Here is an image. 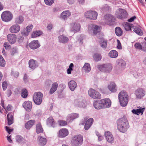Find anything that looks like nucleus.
Segmentation results:
<instances>
[{
    "label": "nucleus",
    "mask_w": 146,
    "mask_h": 146,
    "mask_svg": "<svg viewBox=\"0 0 146 146\" xmlns=\"http://www.w3.org/2000/svg\"><path fill=\"white\" fill-rule=\"evenodd\" d=\"M17 141L19 143H21L23 141L24 139L21 136L18 135L16 137Z\"/></svg>",
    "instance_id": "51"
},
{
    "label": "nucleus",
    "mask_w": 146,
    "mask_h": 146,
    "mask_svg": "<svg viewBox=\"0 0 146 146\" xmlns=\"http://www.w3.org/2000/svg\"><path fill=\"white\" fill-rule=\"evenodd\" d=\"M101 103V100L96 101L93 102V105L96 109H100L103 108Z\"/></svg>",
    "instance_id": "26"
},
{
    "label": "nucleus",
    "mask_w": 146,
    "mask_h": 146,
    "mask_svg": "<svg viewBox=\"0 0 146 146\" xmlns=\"http://www.w3.org/2000/svg\"><path fill=\"white\" fill-rule=\"evenodd\" d=\"M33 27V26L32 25H30L27 26L26 28V31L29 32L32 31V29Z\"/></svg>",
    "instance_id": "57"
},
{
    "label": "nucleus",
    "mask_w": 146,
    "mask_h": 146,
    "mask_svg": "<svg viewBox=\"0 0 146 146\" xmlns=\"http://www.w3.org/2000/svg\"><path fill=\"white\" fill-rule=\"evenodd\" d=\"M93 121L92 118H90L86 121L85 125L84 128L86 130H88L92 125Z\"/></svg>",
    "instance_id": "30"
},
{
    "label": "nucleus",
    "mask_w": 146,
    "mask_h": 146,
    "mask_svg": "<svg viewBox=\"0 0 146 146\" xmlns=\"http://www.w3.org/2000/svg\"><path fill=\"white\" fill-rule=\"evenodd\" d=\"M74 64L72 63H71L69 66V68L67 69V72L68 74H70L71 73V71L73 70V68L74 67Z\"/></svg>",
    "instance_id": "48"
},
{
    "label": "nucleus",
    "mask_w": 146,
    "mask_h": 146,
    "mask_svg": "<svg viewBox=\"0 0 146 146\" xmlns=\"http://www.w3.org/2000/svg\"><path fill=\"white\" fill-rule=\"evenodd\" d=\"M27 90L25 89H23L21 91V96L24 98H26L28 95Z\"/></svg>",
    "instance_id": "42"
},
{
    "label": "nucleus",
    "mask_w": 146,
    "mask_h": 146,
    "mask_svg": "<svg viewBox=\"0 0 146 146\" xmlns=\"http://www.w3.org/2000/svg\"><path fill=\"white\" fill-rule=\"evenodd\" d=\"M38 143L40 145L44 146L46 143V140L44 137L39 136L38 137Z\"/></svg>",
    "instance_id": "29"
},
{
    "label": "nucleus",
    "mask_w": 146,
    "mask_h": 146,
    "mask_svg": "<svg viewBox=\"0 0 146 146\" xmlns=\"http://www.w3.org/2000/svg\"><path fill=\"white\" fill-rule=\"evenodd\" d=\"M145 91L142 88H139L137 89L135 93L137 98L141 99L145 95Z\"/></svg>",
    "instance_id": "11"
},
{
    "label": "nucleus",
    "mask_w": 146,
    "mask_h": 146,
    "mask_svg": "<svg viewBox=\"0 0 146 146\" xmlns=\"http://www.w3.org/2000/svg\"><path fill=\"white\" fill-rule=\"evenodd\" d=\"M136 17L135 16H134L131 17L130 19H128V21L129 22H131L133 21L135 19H136Z\"/></svg>",
    "instance_id": "64"
},
{
    "label": "nucleus",
    "mask_w": 146,
    "mask_h": 146,
    "mask_svg": "<svg viewBox=\"0 0 146 146\" xmlns=\"http://www.w3.org/2000/svg\"><path fill=\"white\" fill-rule=\"evenodd\" d=\"M105 136L106 140L109 142L111 143L114 140V138L112 134L109 131L105 132Z\"/></svg>",
    "instance_id": "24"
},
{
    "label": "nucleus",
    "mask_w": 146,
    "mask_h": 146,
    "mask_svg": "<svg viewBox=\"0 0 146 146\" xmlns=\"http://www.w3.org/2000/svg\"><path fill=\"white\" fill-rule=\"evenodd\" d=\"M96 135L98 137V140L99 141H101L103 139V137L99 133H96Z\"/></svg>",
    "instance_id": "61"
},
{
    "label": "nucleus",
    "mask_w": 146,
    "mask_h": 146,
    "mask_svg": "<svg viewBox=\"0 0 146 146\" xmlns=\"http://www.w3.org/2000/svg\"><path fill=\"white\" fill-rule=\"evenodd\" d=\"M115 32L116 35L118 36H120L122 34V31L119 27H117L115 28Z\"/></svg>",
    "instance_id": "40"
},
{
    "label": "nucleus",
    "mask_w": 146,
    "mask_h": 146,
    "mask_svg": "<svg viewBox=\"0 0 146 146\" xmlns=\"http://www.w3.org/2000/svg\"><path fill=\"white\" fill-rule=\"evenodd\" d=\"M24 20V17L22 15H19L15 19V23L17 25L21 24Z\"/></svg>",
    "instance_id": "28"
},
{
    "label": "nucleus",
    "mask_w": 146,
    "mask_h": 146,
    "mask_svg": "<svg viewBox=\"0 0 146 146\" xmlns=\"http://www.w3.org/2000/svg\"><path fill=\"white\" fill-rule=\"evenodd\" d=\"M134 32L139 35H142L143 32L138 27H136L134 28Z\"/></svg>",
    "instance_id": "43"
},
{
    "label": "nucleus",
    "mask_w": 146,
    "mask_h": 146,
    "mask_svg": "<svg viewBox=\"0 0 146 146\" xmlns=\"http://www.w3.org/2000/svg\"><path fill=\"white\" fill-rule=\"evenodd\" d=\"M4 46L6 49H8L11 47V46L7 42H5L4 44Z\"/></svg>",
    "instance_id": "59"
},
{
    "label": "nucleus",
    "mask_w": 146,
    "mask_h": 146,
    "mask_svg": "<svg viewBox=\"0 0 146 146\" xmlns=\"http://www.w3.org/2000/svg\"><path fill=\"white\" fill-rule=\"evenodd\" d=\"M117 65L121 69L124 68L126 65V63L125 61L121 59H118L116 62Z\"/></svg>",
    "instance_id": "22"
},
{
    "label": "nucleus",
    "mask_w": 146,
    "mask_h": 146,
    "mask_svg": "<svg viewBox=\"0 0 146 146\" xmlns=\"http://www.w3.org/2000/svg\"><path fill=\"white\" fill-rule=\"evenodd\" d=\"M5 127L6 131L9 134H10L13 131V129H9L8 127L6 126Z\"/></svg>",
    "instance_id": "60"
},
{
    "label": "nucleus",
    "mask_w": 146,
    "mask_h": 146,
    "mask_svg": "<svg viewBox=\"0 0 146 146\" xmlns=\"http://www.w3.org/2000/svg\"><path fill=\"white\" fill-rule=\"evenodd\" d=\"M101 9L104 12H108L110 10V8L107 5H105Z\"/></svg>",
    "instance_id": "46"
},
{
    "label": "nucleus",
    "mask_w": 146,
    "mask_h": 146,
    "mask_svg": "<svg viewBox=\"0 0 146 146\" xmlns=\"http://www.w3.org/2000/svg\"><path fill=\"white\" fill-rule=\"evenodd\" d=\"M117 41L118 44L117 47V48L120 49H121L122 48V47H121V44L120 42V41L118 40H117Z\"/></svg>",
    "instance_id": "62"
},
{
    "label": "nucleus",
    "mask_w": 146,
    "mask_h": 146,
    "mask_svg": "<svg viewBox=\"0 0 146 146\" xmlns=\"http://www.w3.org/2000/svg\"><path fill=\"white\" fill-rule=\"evenodd\" d=\"M89 95L92 98L98 99L101 98V96L100 94L93 89H90L88 91Z\"/></svg>",
    "instance_id": "10"
},
{
    "label": "nucleus",
    "mask_w": 146,
    "mask_h": 146,
    "mask_svg": "<svg viewBox=\"0 0 146 146\" xmlns=\"http://www.w3.org/2000/svg\"><path fill=\"white\" fill-rule=\"evenodd\" d=\"M35 122L34 120H30L26 123L25 127L27 129H29L33 125Z\"/></svg>",
    "instance_id": "37"
},
{
    "label": "nucleus",
    "mask_w": 146,
    "mask_h": 146,
    "mask_svg": "<svg viewBox=\"0 0 146 146\" xmlns=\"http://www.w3.org/2000/svg\"><path fill=\"white\" fill-rule=\"evenodd\" d=\"M74 103L76 105L78 106L79 107H82L83 106V102H79L78 100L75 101Z\"/></svg>",
    "instance_id": "55"
},
{
    "label": "nucleus",
    "mask_w": 146,
    "mask_h": 146,
    "mask_svg": "<svg viewBox=\"0 0 146 146\" xmlns=\"http://www.w3.org/2000/svg\"><path fill=\"white\" fill-rule=\"evenodd\" d=\"M29 46L31 48L35 49L39 48L40 44L38 40H34L29 43Z\"/></svg>",
    "instance_id": "18"
},
{
    "label": "nucleus",
    "mask_w": 146,
    "mask_h": 146,
    "mask_svg": "<svg viewBox=\"0 0 146 146\" xmlns=\"http://www.w3.org/2000/svg\"><path fill=\"white\" fill-rule=\"evenodd\" d=\"M83 71L86 72H89L91 70V68L89 63H86L82 68Z\"/></svg>",
    "instance_id": "36"
},
{
    "label": "nucleus",
    "mask_w": 146,
    "mask_h": 146,
    "mask_svg": "<svg viewBox=\"0 0 146 146\" xmlns=\"http://www.w3.org/2000/svg\"><path fill=\"white\" fill-rule=\"evenodd\" d=\"M7 38L8 41L10 44H14L16 41L17 36L15 34H10L7 35Z\"/></svg>",
    "instance_id": "14"
},
{
    "label": "nucleus",
    "mask_w": 146,
    "mask_h": 146,
    "mask_svg": "<svg viewBox=\"0 0 146 146\" xmlns=\"http://www.w3.org/2000/svg\"><path fill=\"white\" fill-rule=\"evenodd\" d=\"M115 15L118 18H125L127 16V12L124 9H119L116 11Z\"/></svg>",
    "instance_id": "9"
},
{
    "label": "nucleus",
    "mask_w": 146,
    "mask_h": 146,
    "mask_svg": "<svg viewBox=\"0 0 146 146\" xmlns=\"http://www.w3.org/2000/svg\"><path fill=\"white\" fill-rule=\"evenodd\" d=\"M13 17V15L12 13L8 11H4L1 15L2 19L5 22L10 21L12 19Z\"/></svg>",
    "instance_id": "4"
},
{
    "label": "nucleus",
    "mask_w": 146,
    "mask_h": 146,
    "mask_svg": "<svg viewBox=\"0 0 146 146\" xmlns=\"http://www.w3.org/2000/svg\"><path fill=\"white\" fill-rule=\"evenodd\" d=\"M79 117V115L78 113H72L68 115L66 121L68 123H69L72 122L74 119L78 118Z\"/></svg>",
    "instance_id": "16"
},
{
    "label": "nucleus",
    "mask_w": 146,
    "mask_h": 146,
    "mask_svg": "<svg viewBox=\"0 0 146 146\" xmlns=\"http://www.w3.org/2000/svg\"><path fill=\"white\" fill-rule=\"evenodd\" d=\"M80 25L79 23H75L70 24V31L74 33L78 32L80 30Z\"/></svg>",
    "instance_id": "12"
},
{
    "label": "nucleus",
    "mask_w": 146,
    "mask_h": 146,
    "mask_svg": "<svg viewBox=\"0 0 146 146\" xmlns=\"http://www.w3.org/2000/svg\"><path fill=\"white\" fill-rule=\"evenodd\" d=\"M84 15L87 18L94 20L97 18L98 13L95 11H89L85 12Z\"/></svg>",
    "instance_id": "7"
},
{
    "label": "nucleus",
    "mask_w": 146,
    "mask_h": 146,
    "mask_svg": "<svg viewBox=\"0 0 146 146\" xmlns=\"http://www.w3.org/2000/svg\"><path fill=\"white\" fill-rule=\"evenodd\" d=\"M129 127L128 122L125 117H123L117 120V129L121 132H126Z\"/></svg>",
    "instance_id": "1"
},
{
    "label": "nucleus",
    "mask_w": 146,
    "mask_h": 146,
    "mask_svg": "<svg viewBox=\"0 0 146 146\" xmlns=\"http://www.w3.org/2000/svg\"><path fill=\"white\" fill-rule=\"evenodd\" d=\"M134 46L136 49L141 50L142 49V46L140 43L137 42L134 45Z\"/></svg>",
    "instance_id": "53"
},
{
    "label": "nucleus",
    "mask_w": 146,
    "mask_h": 146,
    "mask_svg": "<svg viewBox=\"0 0 146 146\" xmlns=\"http://www.w3.org/2000/svg\"><path fill=\"white\" fill-rule=\"evenodd\" d=\"M58 38L59 42L64 44L67 43L69 41L68 38L63 35L60 36Z\"/></svg>",
    "instance_id": "27"
},
{
    "label": "nucleus",
    "mask_w": 146,
    "mask_h": 146,
    "mask_svg": "<svg viewBox=\"0 0 146 146\" xmlns=\"http://www.w3.org/2000/svg\"><path fill=\"white\" fill-rule=\"evenodd\" d=\"M32 103L29 101L25 102L23 104V107L27 111H30L32 108Z\"/></svg>",
    "instance_id": "21"
},
{
    "label": "nucleus",
    "mask_w": 146,
    "mask_h": 146,
    "mask_svg": "<svg viewBox=\"0 0 146 146\" xmlns=\"http://www.w3.org/2000/svg\"><path fill=\"white\" fill-rule=\"evenodd\" d=\"M68 122L66 121L63 120H60L58 121L59 125L61 126H64L67 125V123Z\"/></svg>",
    "instance_id": "52"
},
{
    "label": "nucleus",
    "mask_w": 146,
    "mask_h": 146,
    "mask_svg": "<svg viewBox=\"0 0 146 146\" xmlns=\"http://www.w3.org/2000/svg\"><path fill=\"white\" fill-rule=\"evenodd\" d=\"M58 85V84L56 82H54L52 84L49 92L50 94H53L56 90Z\"/></svg>",
    "instance_id": "32"
},
{
    "label": "nucleus",
    "mask_w": 146,
    "mask_h": 146,
    "mask_svg": "<svg viewBox=\"0 0 146 146\" xmlns=\"http://www.w3.org/2000/svg\"><path fill=\"white\" fill-rule=\"evenodd\" d=\"M36 128V132L37 133L42 132L43 129L40 123H38L37 124Z\"/></svg>",
    "instance_id": "41"
},
{
    "label": "nucleus",
    "mask_w": 146,
    "mask_h": 146,
    "mask_svg": "<svg viewBox=\"0 0 146 146\" xmlns=\"http://www.w3.org/2000/svg\"><path fill=\"white\" fill-rule=\"evenodd\" d=\"M12 94V92L11 90H9L7 92V97H9Z\"/></svg>",
    "instance_id": "63"
},
{
    "label": "nucleus",
    "mask_w": 146,
    "mask_h": 146,
    "mask_svg": "<svg viewBox=\"0 0 146 146\" xmlns=\"http://www.w3.org/2000/svg\"><path fill=\"white\" fill-rule=\"evenodd\" d=\"M11 75L15 78H17L19 75V72L17 71H12Z\"/></svg>",
    "instance_id": "54"
},
{
    "label": "nucleus",
    "mask_w": 146,
    "mask_h": 146,
    "mask_svg": "<svg viewBox=\"0 0 146 146\" xmlns=\"http://www.w3.org/2000/svg\"><path fill=\"white\" fill-rule=\"evenodd\" d=\"M44 1L46 4L50 6L54 3V0H44Z\"/></svg>",
    "instance_id": "50"
},
{
    "label": "nucleus",
    "mask_w": 146,
    "mask_h": 146,
    "mask_svg": "<svg viewBox=\"0 0 146 146\" xmlns=\"http://www.w3.org/2000/svg\"><path fill=\"white\" fill-rule=\"evenodd\" d=\"M69 87L72 91H74L77 87V85L75 82L71 80L68 83Z\"/></svg>",
    "instance_id": "31"
},
{
    "label": "nucleus",
    "mask_w": 146,
    "mask_h": 146,
    "mask_svg": "<svg viewBox=\"0 0 146 146\" xmlns=\"http://www.w3.org/2000/svg\"><path fill=\"white\" fill-rule=\"evenodd\" d=\"M123 26L126 31H129L131 29V25L129 23H125L123 25Z\"/></svg>",
    "instance_id": "44"
},
{
    "label": "nucleus",
    "mask_w": 146,
    "mask_h": 146,
    "mask_svg": "<svg viewBox=\"0 0 146 146\" xmlns=\"http://www.w3.org/2000/svg\"><path fill=\"white\" fill-rule=\"evenodd\" d=\"M83 141L82 136L76 135L72 137L71 143L72 146H79L82 144Z\"/></svg>",
    "instance_id": "3"
},
{
    "label": "nucleus",
    "mask_w": 146,
    "mask_h": 146,
    "mask_svg": "<svg viewBox=\"0 0 146 146\" xmlns=\"http://www.w3.org/2000/svg\"><path fill=\"white\" fill-rule=\"evenodd\" d=\"M43 94L40 92L35 93L33 96L34 102L36 105H40L42 101Z\"/></svg>",
    "instance_id": "5"
},
{
    "label": "nucleus",
    "mask_w": 146,
    "mask_h": 146,
    "mask_svg": "<svg viewBox=\"0 0 146 146\" xmlns=\"http://www.w3.org/2000/svg\"><path fill=\"white\" fill-rule=\"evenodd\" d=\"M5 64V60L2 56L0 55V66L2 67H4Z\"/></svg>",
    "instance_id": "49"
},
{
    "label": "nucleus",
    "mask_w": 146,
    "mask_h": 146,
    "mask_svg": "<svg viewBox=\"0 0 146 146\" xmlns=\"http://www.w3.org/2000/svg\"><path fill=\"white\" fill-rule=\"evenodd\" d=\"M68 134V131L67 129L62 128L59 131L58 136L60 138L64 137Z\"/></svg>",
    "instance_id": "20"
},
{
    "label": "nucleus",
    "mask_w": 146,
    "mask_h": 146,
    "mask_svg": "<svg viewBox=\"0 0 146 146\" xmlns=\"http://www.w3.org/2000/svg\"><path fill=\"white\" fill-rule=\"evenodd\" d=\"M93 58L96 61L100 60L102 58V56L100 54H94L93 56Z\"/></svg>",
    "instance_id": "45"
},
{
    "label": "nucleus",
    "mask_w": 146,
    "mask_h": 146,
    "mask_svg": "<svg viewBox=\"0 0 146 146\" xmlns=\"http://www.w3.org/2000/svg\"><path fill=\"white\" fill-rule=\"evenodd\" d=\"M144 109V108H142L138 109L137 110L133 109L132 111V112L133 113L137 115H138V114L140 113H141V114H142L143 113Z\"/></svg>",
    "instance_id": "38"
},
{
    "label": "nucleus",
    "mask_w": 146,
    "mask_h": 146,
    "mask_svg": "<svg viewBox=\"0 0 146 146\" xmlns=\"http://www.w3.org/2000/svg\"><path fill=\"white\" fill-rule=\"evenodd\" d=\"M71 15L70 13L68 11H64L61 15V17L63 19H65Z\"/></svg>",
    "instance_id": "33"
},
{
    "label": "nucleus",
    "mask_w": 146,
    "mask_h": 146,
    "mask_svg": "<svg viewBox=\"0 0 146 146\" xmlns=\"http://www.w3.org/2000/svg\"><path fill=\"white\" fill-rule=\"evenodd\" d=\"M103 108H109L111 105V102L109 98L101 100Z\"/></svg>",
    "instance_id": "15"
},
{
    "label": "nucleus",
    "mask_w": 146,
    "mask_h": 146,
    "mask_svg": "<svg viewBox=\"0 0 146 146\" xmlns=\"http://www.w3.org/2000/svg\"><path fill=\"white\" fill-rule=\"evenodd\" d=\"M118 54L117 52L115 50H111L108 54L109 56L113 58H116L118 56Z\"/></svg>",
    "instance_id": "35"
},
{
    "label": "nucleus",
    "mask_w": 146,
    "mask_h": 146,
    "mask_svg": "<svg viewBox=\"0 0 146 146\" xmlns=\"http://www.w3.org/2000/svg\"><path fill=\"white\" fill-rule=\"evenodd\" d=\"M118 99L121 106L125 107L127 106L128 102V96L125 91H122L119 93Z\"/></svg>",
    "instance_id": "2"
},
{
    "label": "nucleus",
    "mask_w": 146,
    "mask_h": 146,
    "mask_svg": "<svg viewBox=\"0 0 146 146\" xmlns=\"http://www.w3.org/2000/svg\"><path fill=\"white\" fill-rule=\"evenodd\" d=\"M99 27L97 25L92 24L89 25L88 27V31L92 32L94 35H96L99 32Z\"/></svg>",
    "instance_id": "13"
},
{
    "label": "nucleus",
    "mask_w": 146,
    "mask_h": 146,
    "mask_svg": "<svg viewBox=\"0 0 146 146\" xmlns=\"http://www.w3.org/2000/svg\"><path fill=\"white\" fill-rule=\"evenodd\" d=\"M113 16L111 14H107L105 15L103 20L102 23L103 25H111L113 24Z\"/></svg>",
    "instance_id": "6"
},
{
    "label": "nucleus",
    "mask_w": 146,
    "mask_h": 146,
    "mask_svg": "<svg viewBox=\"0 0 146 146\" xmlns=\"http://www.w3.org/2000/svg\"><path fill=\"white\" fill-rule=\"evenodd\" d=\"M20 30V27L19 25L17 24L13 25L9 29L10 32L13 34L17 33Z\"/></svg>",
    "instance_id": "19"
},
{
    "label": "nucleus",
    "mask_w": 146,
    "mask_h": 146,
    "mask_svg": "<svg viewBox=\"0 0 146 146\" xmlns=\"http://www.w3.org/2000/svg\"><path fill=\"white\" fill-rule=\"evenodd\" d=\"M42 34V32L40 31H37L34 32L32 34V37L33 38H35L38 36Z\"/></svg>",
    "instance_id": "39"
},
{
    "label": "nucleus",
    "mask_w": 146,
    "mask_h": 146,
    "mask_svg": "<svg viewBox=\"0 0 146 146\" xmlns=\"http://www.w3.org/2000/svg\"><path fill=\"white\" fill-rule=\"evenodd\" d=\"M107 40H104L100 42V46L103 48H106L107 47Z\"/></svg>",
    "instance_id": "47"
},
{
    "label": "nucleus",
    "mask_w": 146,
    "mask_h": 146,
    "mask_svg": "<svg viewBox=\"0 0 146 146\" xmlns=\"http://www.w3.org/2000/svg\"><path fill=\"white\" fill-rule=\"evenodd\" d=\"M108 87L109 90L112 92H115L117 90L116 86L113 82H111L108 85Z\"/></svg>",
    "instance_id": "25"
},
{
    "label": "nucleus",
    "mask_w": 146,
    "mask_h": 146,
    "mask_svg": "<svg viewBox=\"0 0 146 146\" xmlns=\"http://www.w3.org/2000/svg\"><path fill=\"white\" fill-rule=\"evenodd\" d=\"M8 124L11 125L13 123V117L11 113H9L7 115Z\"/></svg>",
    "instance_id": "34"
},
{
    "label": "nucleus",
    "mask_w": 146,
    "mask_h": 146,
    "mask_svg": "<svg viewBox=\"0 0 146 146\" xmlns=\"http://www.w3.org/2000/svg\"><path fill=\"white\" fill-rule=\"evenodd\" d=\"M47 125L50 127H55L56 124L55 122L52 117H50L46 120Z\"/></svg>",
    "instance_id": "23"
},
{
    "label": "nucleus",
    "mask_w": 146,
    "mask_h": 146,
    "mask_svg": "<svg viewBox=\"0 0 146 146\" xmlns=\"http://www.w3.org/2000/svg\"><path fill=\"white\" fill-rule=\"evenodd\" d=\"M17 52V50L16 48H12L11 51V54L12 55H13Z\"/></svg>",
    "instance_id": "58"
},
{
    "label": "nucleus",
    "mask_w": 146,
    "mask_h": 146,
    "mask_svg": "<svg viewBox=\"0 0 146 146\" xmlns=\"http://www.w3.org/2000/svg\"><path fill=\"white\" fill-rule=\"evenodd\" d=\"M7 82L5 81L2 83V87L4 91L5 90L7 87Z\"/></svg>",
    "instance_id": "56"
},
{
    "label": "nucleus",
    "mask_w": 146,
    "mask_h": 146,
    "mask_svg": "<svg viewBox=\"0 0 146 146\" xmlns=\"http://www.w3.org/2000/svg\"><path fill=\"white\" fill-rule=\"evenodd\" d=\"M29 67L33 70L35 69L38 66V62L33 59H31L29 61Z\"/></svg>",
    "instance_id": "17"
},
{
    "label": "nucleus",
    "mask_w": 146,
    "mask_h": 146,
    "mask_svg": "<svg viewBox=\"0 0 146 146\" xmlns=\"http://www.w3.org/2000/svg\"><path fill=\"white\" fill-rule=\"evenodd\" d=\"M98 69L101 71L108 73L110 72L112 68V65L110 64H103L99 66Z\"/></svg>",
    "instance_id": "8"
}]
</instances>
